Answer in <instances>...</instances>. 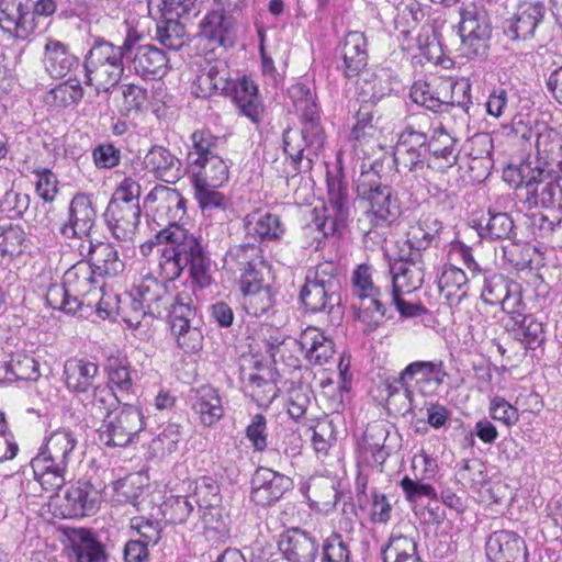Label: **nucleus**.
<instances>
[{
	"label": "nucleus",
	"instance_id": "42",
	"mask_svg": "<svg viewBox=\"0 0 562 562\" xmlns=\"http://www.w3.org/2000/svg\"><path fill=\"white\" fill-rule=\"evenodd\" d=\"M193 170L192 183L207 187H221L228 180V166L218 156H209L200 164L191 165Z\"/></svg>",
	"mask_w": 562,
	"mask_h": 562
},
{
	"label": "nucleus",
	"instance_id": "59",
	"mask_svg": "<svg viewBox=\"0 0 562 562\" xmlns=\"http://www.w3.org/2000/svg\"><path fill=\"white\" fill-rule=\"evenodd\" d=\"M194 196L203 214L212 215L214 211H225L228 205V199L220 192V187H207L204 184H193Z\"/></svg>",
	"mask_w": 562,
	"mask_h": 562
},
{
	"label": "nucleus",
	"instance_id": "64",
	"mask_svg": "<svg viewBox=\"0 0 562 562\" xmlns=\"http://www.w3.org/2000/svg\"><path fill=\"white\" fill-rule=\"evenodd\" d=\"M7 372L16 380L36 381L41 376L38 362L29 355L16 353L7 364Z\"/></svg>",
	"mask_w": 562,
	"mask_h": 562
},
{
	"label": "nucleus",
	"instance_id": "34",
	"mask_svg": "<svg viewBox=\"0 0 562 562\" xmlns=\"http://www.w3.org/2000/svg\"><path fill=\"white\" fill-rule=\"evenodd\" d=\"M442 223L434 214H423L407 231V244L411 251L426 250L434 243H438Z\"/></svg>",
	"mask_w": 562,
	"mask_h": 562
},
{
	"label": "nucleus",
	"instance_id": "61",
	"mask_svg": "<svg viewBox=\"0 0 562 562\" xmlns=\"http://www.w3.org/2000/svg\"><path fill=\"white\" fill-rule=\"evenodd\" d=\"M243 307L250 316H261L267 313L273 305V296L269 286L256 290H244Z\"/></svg>",
	"mask_w": 562,
	"mask_h": 562
},
{
	"label": "nucleus",
	"instance_id": "15",
	"mask_svg": "<svg viewBox=\"0 0 562 562\" xmlns=\"http://www.w3.org/2000/svg\"><path fill=\"white\" fill-rule=\"evenodd\" d=\"M392 277V291L412 293L422 288L425 280L423 255L411 251L406 258L395 259L389 263Z\"/></svg>",
	"mask_w": 562,
	"mask_h": 562
},
{
	"label": "nucleus",
	"instance_id": "5",
	"mask_svg": "<svg viewBox=\"0 0 562 562\" xmlns=\"http://www.w3.org/2000/svg\"><path fill=\"white\" fill-rule=\"evenodd\" d=\"M432 131L431 117L426 113L412 115L401 132L394 151L398 168L418 171L427 166L429 156V134Z\"/></svg>",
	"mask_w": 562,
	"mask_h": 562
},
{
	"label": "nucleus",
	"instance_id": "18",
	"mask_svg": "<svg viewBox=\"0 0 562 562\" xmlns=\"http://www.w3.org/2000/svg\"><path fill=\"white\" fill-rule=\"evenodd\" d=\"M486 555L492 562H527L525 540L516 532L497 530L486 541Z\"/></svg>",
	"mask_w": 562,
	"mask_h": 562
},
{
	"label": "nucleus",
	"instance_id": "8",
	"mask_svg": "<svg viewBox=\"0 0 562 562\" xmlns=\"http://www.w3.org/2000/svg\"><path fill=\"white\" fill-rule=\"evenodd\" d=\"M224 269L233 274L239 273L240 291L268 286L265 277L269 268L255 245H235L224 257Z\"/></svg>",
	"mask_w": 562,
	"mask_h": 562
},
{
	"label": "nucleus",
	"instance_id": "7",
	"mask_svg": "<svg viewBox=\"0 0 562 562\" xmlns=\"http://www.w3.org/2000/svg\"><path fill=\"white\" fill-rule=\"evenodd\" d=\"M352 295L359 300L357 318L364 325V331L375 330L385 318L386 308L381 301V291L374 284L372 267L362 263L357 266L351 276Z\"/></svg>",
	"mask_w": 562,
	"mask_h": 562
},
{
	"label": "nucleus",
	"instance_id": "58",
	"mask_svg": "<svg viewBox=\"0 0 562 562\" xmlns=\"http://www.w3.org/2000/svg\"><path fill=\"white\" fill-rule=\"evenodd\" d=\"M46 302L53 308H58L68 314H76L83 311L85 301L77 300L70 294L65 282L61 284H53L46 293Z\"/></svg>",
	"mask_w": 562,
	"mask_h": 562
},
{
	"label": "nucleus",
	"instance_id": "62",
	"mask_svg": "<svg viewBox=\"0 0 562 562\" xmlns=\"http://www.w3.org/2000/svg\"><path fill=\"white\" fill-rule=\"evenodd\" d=\"M483 277L484 284L481 292L482 300L490 305L498 304L510 291L508 281L503 274L488 270L483 272Z\"/></svg>",
	"mask_w": 562,
	"mask_h": 562
},
{
	"label": "nucleus",
	"instance_id": "37",
	"mask_svg": "<svg viewBox=\"0 0 562 562\" xmlns=\"http://www.w3.org/2000/svg\"><path fill=\"white\" fill-rule=\"evenodd\" d=\"M31 467L35 480L41 484L43 490L56 492L64 486L68 465L57 463L52 458L38 453L31 461Z\"/></svg>",
	"mask_w": 562,
	"mask_h": 562
},
{
	"label": "nucleus",
	"instance_id": "21",
	"mask_svg": "<svg viewBox=\"0 0 562 562\" xmlns=\"http://www.w3.org/2000/svg\"><path fill=\"white\" fill-rule=\"evenodd\" d=\"M99 364L80 357L67 359L63 367V381L66 389L76 396L90 391L99 376Z\"/></svg>",
	"mask_w": 562,
	"mask_h": 562
},
{
	"label": "nucleus",
	"instance_id": "47",
	"mask_svg": "<svg viewBox=\"0 0 562 562\" xmlns=\"http://www.w3.org/2000/svg\"><path fill=\"white\" fill-rule=\"evenodd\" d=\"M345 76L358 75L367 65V37H346L341 49Z\"/></svg>",
	"mask_w": 562,
	"mask_h": 562
},
{
	"label": "nucleus",
	"instance_id": "6",
	"mask_svg": "<svg viewBox=\"0 0 562 562\" xmlns=\"http://www.w3.org/2000/svg\"><path fill=\"white\" fill-rule=\"evenodd\" d=\"M170 334L177 346L186 353H195L203 347V334L191 295L182 292L171 303L169 314Z\"/></svg>",
	"mask_w": 562,
	"mask_h": 562
},
{
	"label": "nucleus",
	"instance_id": "24",
	"mask_svg": "<svg viewBox=\"0 0 562 562\" xmlns=\"http://www.w3.org/2000/svg\"><path fill=\"white\" fill-rule=\"evenodd\" d=\"M189 246L182 248L187 258L186 267L189 270L192 283L199 289H206L213 282V269L211 258L207 256L202 240L191 234Z\"/></svg>",
	"mask_w": 562,
	"mask_h": 562
},
{
	"label": "nucleus",
	"instance_id": "14",
	"mask_svg": "<svg viewBox=\"0 0 562 562\" xmlns=\"http://www.w3.org/2000/svg\"><path fill=\"white\" fill-rule=\"evenodd\" d=\"M452 94V77H440L434 83L415 82L411 88L412 100L436 113L453 108Z\"/></svg>",
	"mask_w": 562,
	"mask_h": 562
},
{
	"label": "nucleus",
	"instance_id": "49",
	"mask_svg": "<svg viewBox=\"0 0 562 562\" xmlns=\"http://www.w3.org/2000/svg\"><path fill=\"white\" fill-rule=\"evenodd\" d=\"M479 234L482 238L490 240L509 239L515 234L514 221L507 213L488 211L485 224L483 225V220L480 223Z\"/></svg>",
	"mask_w": 562,
	"mask_h": 562
},
{
	"label": "nucleus",
	"instance_id": "25",
	"mask_svg": "<svg viewBox=\"0 0 562 562\" xmlns=\"http://www.w3.org/2000/svg\"><path fill=\"white\" fill-rule=\"evenodd\" d=\"M191 407L202 425L211 427L224 416L223 398L220 391L211 385L192 390Z\"/></svg>",
	"mask_w": 562,
	"mask_h": 562
},
{
	"label": "nucleus",
	"instance_id": "63",
	"mask_svg": "<svg viewBox=\"0 0 562 562\" xmlns=\"http://www.w3.org/2000/svg\"><path fill=\"white\" fill-rule=\"evenodd\" d=\"M319 562H350V550L338 532L323 539Z\"/></svg>",
	"mask_w": 562,
	"mask_h": 562
},
{
	"label": "nucleus",
	"instance_id": "40",
	"mask_svg": "<svg viewBox=\"0 0 562 562\" xmlns=\"http://www.w3.org/2000/svg\"><path fill=\"white\" fill-rule=\"evenodd\" d=\"M78 446V436L70 428H58L46 438L45 449L41 452L57 463L68 465Z\"/></svg>",
	"mask_w": 562,
	"mask_h": 562
},
{
	"label": "nucleus",
	"instance_id": "53",
	"mask_svg": "<svg viewBox=\"0 0 562 562\" xmlns=\"http://www.w3.org/2000/svg\"><path fill=\"white\" fill-rule=\"evenodd\" d=\"M459 31L462 35H486L491 32L487 13L471 4L460 12Z\"/></svg>",
	"mask_w": 562,
	"mask_h": 562
},
{
	"label": "nucleus",
	"instance_id": "41",
	"mask_svg": "<svg viewBox=\"0 0 562 562\" xmlns=\"http://www.w3.org/2000/svg\"><path fill=\"white\" fill-rule=\"evenodd\" d=\"M383 562H423L413 537L393 531L381 548Z\"/></svg>",
	"mask_w": 562,
	"mask_h": 562
},
{
	"label": "nucleus",
	"instance_id": "27",
	"mask_svg": "<svg viewBox=\"0 0 562 562\" xmlns=\"http://www.w3.org/2000/svg\"><path fill=\"white\" fill-rule=\"evenodd\" d=\"M228 70L223 60L207 63L191 85V94L195 98H210L218 91L228 89Z\"/></svg>",
	"mask_w": 562,
	"mask_h": 562
},
{
	"label": "nucleus",
	"instance_id": "51",
	"mask_svg": "<svg viewBox=\"0 0 562 562\" xmlns=\"http://www.w3.org/2000/svg\"><path fill=\"white\" fill-rule=\"evenodd\" d=\"M122 71V65L103 63L94 69L88 68L86 83L94 86L97 93L102 92V90L108 92L120 81Z\"/></svg>",
	"mask_w": 562,
	"mask_h": 562
},
{
	"label": "nucleus",
	"instance_id": "4",
	"mask_svg": "<svg viewBox=\"0 0 562 562\" xmlns=\"http://www.w3.org/2000/svg\"><path fill=\"white\" fill-rule=\"evenodd\" d=\"M357 198L372 226H387L401 215V202L394 190L382 184L371 172H362L357 181Z\"/></svg>",
	"mask_w": 562,
	"mask_h": 562
},
{
	"label": "nucleus",
	"instance_id": "46",
	"mask_svg": "<svg viewBox=\"0 0 562 562\" xmlns=\"http://www.w3.org/2000/svg\"><path fill=\"white\" fill-rule=\"evenodd\" d=\"M167 65V57L161 48L154 45H140L134 55V66L143 76H161Z\"/></svg>",
	"mask_w": 562,
	"mask_h": 562
},
{
	"label": "nucleus",
	"instance_id": "19",
	"mask_svg": "<svg viewBox=\"0 0 562 562\" xmlns=\"http://www.w3.org/2000/svg\"><path fill=\"white\" fill-rule=\"evenodd\" d=\"M94 269L89 261L80 260L70 267L64 274L65 286L77 300L85 301V307L92 308L94 300L101 293V286L94 277Z\"/></svg>",
	"mask_w": 562,
	"mask_h": 562
},
{
	"label": "nucleus",
	"instance_id": "12",
	"mask_svg": "<svg viewBox=\"0 0 562 562\" xmlns=\"http://www.w3.org/2000/svg\"><path fill=\"white\" fill-rule=\"evenodd\" d=\"M293 486L292 480L266 467H259L251 479V501L259 506L278 502Z\"/></svg>",
	"mask_w": 562,
	"mask_h": 562
},
{
	"label": "nucleus",
	"instance_id": "38",
	"mask_svg": "<svg viewBox=\"0 0 562 562\" xmlns=\"http://www.w3.org/2000/svg\"><path fill=\"white\" fill-rule=\"evenodd\" d=\"M468 283L464 271L452 265L443 266L438 277L440 295L450 306L458 305L467 296Z\"/></svg>",
	"mask_w": 562,
	"mask_h": 562
},
{
	"label": "nucleus",
	"instance_id": "11",
	"mask_svg": "<svg viewBox=\"0 0 562 562\" xmlns=\"http://www.w3.org/2000/svg\"><path fill=\"white\" fill-rule=\"evenodd\" d=\"M145 204L154 212L155 221L159 225L180 226L186 215V199L177 189L156 186L145 198Z\"/></svg>",
	"mask_w": 562,
	"mask_h": 562
},
{
	"label": "nucleus",
	"instance_id": "45",
	"mask_svg": "<svg viewBox=\"0 0 562 562\" xmlns=\"http://www.w3.org/2000/svg\"><path fill=\"white\" fill-rule=\"evenodd\" d=\"M46 67L55 77H65L78 65V58L68 52V47L59 41H49L45 45Z\"/></svg>",
	"mask_w": 562,
	"mask_h": 562
},
{
	"label": "nucleus",
	"instance_id": "2",
	"mask_svg": "<svg viewBox=\"0 0 562 562\" xmlns=\"http://www.w3.org/2000/svg\"><path fill=\"white\" fill-rule=\"evenodd\" d=\"M340 288L337 266L325 261L308 270L300 300L308 312L321 314L329 326H338L345 313Z\"/></svg>",
	"mask_w": 562,
	"mask_h": 562
},
{
	"label": "nucleus",
	"instance_id": "10",
	"mask_svg": "<svg viewBox=\"0 0 562 562\" xmlns=\"http://www.w3.org/2000/svg\"><path fill=\"white\" fill-rule=\"evenodd\" d=\"M190 237L191 234L182 226L162 228L157 233L158 244H166L162 248H158V252H160L158 261L159 274L166 281L178 279L186 268L187 258L182 254V248L190 245Z\"/></svg>",
	"mask_w": 562,
	"mask_h": 562
},
{
	"label": "nucleus",
	"instance_id": "55",
	"mask_svg": "<svg viewBox=\"0 0 562 562\" xmlns=\"http://www.w3.org/2000/svg\"><path fill=\"white\" fill-rule=\"evenodd\" d=\"M139 38L140 37H125L121 45H114L108 41L99 43L98 46L91 50L92 60L95 58L101 60L104 57V63L122 65V59L130 57L133 46Z\"/></svg>",
	"mask_w": 562,
	"mask_h": 562
},
{
	"label": "nucleus",
	"instance_id": "60",
	"mask_svg": "<svg viewBox=\"0 0 562 562\" xmlns=\"http://www.w3.org/2000/svg\"><path fill=\"white\" fill-rule=\"evenodd\" d=\"M269 353L273 358L274 362L278 361L277 357L280 361H282L289 368L297 369L301 367V360L297 352H303V348L301 346V338H285L281 341L269 342Z\"/></svg>",
	"mask_w": 562,
	"mask_h": 562
},
{
	"label": "nucleus",
	"instance_id": "17",
	"mask_svg": "<svg viewBox=\"0 0 562 562\" xmlns=\"http://www.w3.org/2000/svg\"><path fill=\"white\" fill-rule=\"evenodd\" d=\"M95 216L90 198L78 193L70 201L68 221L59 227V234L66 239L87 237L94 226Z\"/></svg>",
	"mask_w": 562,
	"mask_h": 562
},
{
	"label": "nucleus",
	"instance_id": "39",
	"mask_svg": "<svg viewBox=\"0 0 562 562\" xmlns=\"http://www.w3.org/2000/svg\"><path fill=\"white\" fill-rule=\"evenodd\" d=\"M233 100L240 114L248 117L255 124L261 121L263 105L258 94V87L251 79L243 77L235 85Z\"/></svg>",
	"mask_w": 562,
	"mask_h": 562
},
{
	"label": "nucleus",
	"instance_id": "13",
	"mask_svg": "<svg viewBox=\"0 0 562 562\" xmlns=\"http://www.w3.org/2000/svg\"><path fill=\"white\" fill-rule=\"evenodd\" d=\"M101 492L90 481L78 480L64 496L61 515L64 518H79L93 515L101 504Z\"/></svg>",
	"mask_w": 562,
	"mask_h": 562
},
{
	"label": "nucleus",
	"instance_id": "44",
	"mask_svg": "<svg viewBox=\"0 0 562 562\" xmlns=\"http://www.w3.org/2000/svg\"><path fill=\"white\" fill-rule=\"evenodd\" d=\"M246 231L249 236L259 241L278 240L284 234L280 217L272 213H265L257 217L248 215Z\"/></svg>",
	"mask_w": 562,
	"mask_h": 562
},
{
	"label": "nucleus",
	"instance_id": "30",
	"mask_svg": "<svg viewBox=\"0 0 562 562\" xmlns=\"http://www.w3.org/2000/svg\"><path fill=\"white\" fill-rule=\"evenodd\" d=\"M88 256L95 272L105 277H116L125 269V262L111 243L89 240Z\"/></svg>",
	"mask_w": 562,
	"mask_h": 562
},
{
	"label": "nucleus",
	"instance_id": "56",
	"mask_svg": "<svg viewBox=\"0 0 562 562\" xmlns=\"http://www.w3.org/2000/svg\"><path fill=\"white\" fill-rule=\"evenodd\" d=\"M82 95V88L78 83L67 81L49 90L44 101L50 108L64 109L79 102Z\"/></svg>",
	"mask_w": 562,
	"mask_h": 562
},
{
	"label": "nucleus",
	"instance_id": "31",
	"mask_svg": "<svg viewBox=\"0 0 562 562\" xmlns=\"http://www.w3.org/2000/svg\"><path fill=\"white\" fill-rule=\"evenodd\" d=\"M544 5L540 2H524L516 13L504 22V31L514 35H532L541 27Z\"/></svg>",
	"mask_w": 562,
	"mask_h": 562
},
{
	"label": "nucleus",
	"instance_id": "36",
	"mask_svg": "<svg viewBox=\"0 0 562 562\" xmlns=\"http://www.w3.org/2000/svg\"><path fill=\"white\" fill-rule=\"evenodd\" d=\"M75 562H105L106 553L103 544L93 533L83 528L72 529L68 535Z\"/></svg>",
	"mask_w": 562,
	"mask_h": 562
},
{
	"label": "nucleus",
	"instance_id": "1",
	"mask_svg": "<svg viewBox=\"0 0 562 562\" xmlns=\"http://www.w3.org/2000/svg\"><path fill=\"white\" fill-rule=\"evenodd\" d=\"M288 93L301 116L303 127L301 130L289 127L283 133V151L291 166V170L284 171L286 179L299 172L310 171L325 143L318 109L311 88L297 82L289 88Z\"/></svg>",
	"mask_w": 562,
	"mask_h": 562
},
{
	"label": "nucleus",
	"instance_id": "54",
	"mask_svg": "<svg viewBox=\"0 0 562 562\" xmlns=\"http://www.w3.org/2000/svg\"><path fill=\"white\" fill-rule=\"evenodd\" d=\"M514 328V337L526 349L535 350L544 341V333L542 323L538 322L533 316H524Z\"/></svg>",
	"mask_w": 562,
	"mask_h": 562
},
{
	"label": "nucleus",
	"instance_id": "32",
	"mask_svg": "<svg viewBox=\"0 0 562 562\" xmlns=\"http://www.w3.org/2000/svg\"><path fill=\"white\" fill-rule=\"evenodd\" d=\"M146 168L160 180L175 183L181 178V161L162 146H154L145 156Z\"/></svg>",
	"mask_w": 562,
	"mask_h": 562
},
{
	"label": "nucleus",
	"instance_id": "50",
	"mask_svg": "<svg viewBox=\"0 0 562 562\" xmlns=\"http://www.w3.org/2000/svg\"><path fill=\"white\" fill-rule=\"evenodd\" d=\"M192 146L188 154L190 166L193 164H200L205 160L209 156H216L218 137L215 136L210 130L201 128L196 130L191 134Z\"/></svg>",
	"mask_w": 562,
	"mask_h": 562
},
{
	"label": "nucleus",
	"instance_id": "9",
	"mask_svg": "<svg viewBox=\"0 0 562 562\" xmlns=\"http://www.w3.org/2000/svg\"><path fill=\"white\" fill-rule=\"evenodd\" d=\"M144 428L142 412L132 405H123L103 419L99 428L100 441L109 447H126Z\"/></svg>",
	"mask_w": 562,
	"mask_h": 562
},
{
	"label": "nucleus",
	"instance_id": "28",
	"mask_svg": "<svg viewBox=\"0 0 562 562\" xmlns=\"http://www.w3.org/2000/svg\"><path fill=\"white\" fill-rule=\"evenodd\" d=\"M443 362L441 360L424 361L417 360L407 364L400 372V383L407 385V382L412 384L415 381L419 387L434 384L436 387L440 386L446 376Z\"/></svg>",
	"mask_w": 562,
	"mask_h": 562
},
{
	"label": "nucleus",
	"instance_id": "22",
	"mask_svg": "<svg viewBox=\"0 0 562 562\" xmlns=\"http://www.w3.org/2000/svg\"><path fill=\"white\" fill-rule=\"evenodd\" d=\"M130 297H136L140 301L137 303L147 306V312L150 317L160 316L164 312L169 310L171 297L167 293L164 283L158 281L153 276H146L134 285L130 293Z\"/></svg>",
	"mask_w": 562,
	"mask_h": 562
},
{
	"label": "nucleus",
	"instance_id": "20",
	"mask_svg": "<svg viewBox=\"0 0 562 562\" xmlns=\"http://www.w3.org/2000/svg\"><path fill=\"white\" fill-rule=\"evenodd\" d=\"M279 549L288 562H315L319 542L311 532L291 528L281 536Z\"/></svg>",
	"mask_w": 562,
	"mask_h": 562
},
{
	"label": "nucleus",
	"instance_id": "23",
	"mask_svg": "<svg viewBox=\"0 0 562 562\" xmlns=\"http://www.w3.org/2000/svg\"><path fill=\"white\" fill-rule=\"evenodd\" d=\"M458 157L457 140L442 126L432 127L427 167L446 171L457 164Z\"/></svg>",
	"mask_w": 562,
	"mask_h": 562
},
{
	"label": "nucleus",
	"instance_id": "48",
	"mask_svg": "<svg viewBox=\"0 0 562 562\" xmlns=\"http://www.w3.org/2000/svg\"><path fill=\"white\" fill-rule=\"evenodd\" d=\"M385 439L386 431L383 428H372L366 431L361 454L370 465L381 467L385 462L387 458V452L384 448Z\"/></svg>",
	"mask_w": 562,
	"mask_h": 562
},
{
	"label": "nucleus",
	"instance_id": "29",
	"mask_svg": "<svg viewBox=\"0 0 562 562\" xmlns=\"http://www.w3.org/2000/svg\"><path fill=\"white\" fill-rule=\"evenodd\" d=\"M196 0H162L161 21L157 24V35H183L186 19L195 11Z\"/></svg>",
	"mask_w": 562,
	"mask_h": 562
},
{
	"label": "nucleus",
	"instance_id": "26",
	"mask_svg": "<svg viewBox=\"0 0 562 562\" xmlns=\"http://www.w3.org/2000/svg\"><path fill=\"white\" fill-rule=\"evenodd\" d=\"M140 213V207H122L108 204L104 218L115 239L120 241H132L136 235Z\"/></svg>",
	"mask_w": 562,
	"mask_h": 562
},
{
	"label": "nucleus",
	"instance_id": "3",
	"mask_svg": "<svg viewBox=\"0 0 562 562\" xmlns=\"http://www.w3.org/2000/svg\"><path fill=\"white\" fill-rule=\"evenodd\" d=\"M504 178L516 188L525 189L526 201L531 207L562 209V179L554 177L539 165L521 164L518 168H508Z\"/></svg>",
	"mask_w": 562,
	"mask_h": 562
},
{
	"label": "nucleus",
	"instance_id": "33",
	"mask_svg": "<svg viewBox=\"0 0 562 562\" xmlns=\"http://www.w3.org/2000/svg\"><path fill=\"white\" fill-rule=\"evenodd\" d=\"M301 346L305 359L314 366L327 363L335 353V345L331 338L316 327H307L302 331Z\"/></svg>",
	"mask_w": 562,
	"mask_h": 562
},
{
	"label": "nucleus",
	"instance_id": "35",
	"mask_svg": "<svg viewBox=\"0 0 562 562\" xmlns=\"http://www.w3.org/2000/svg\"><path fill=\"white\" fill-rule=\"evenodd\" d=\"M80 401L86 413L95 419L106 418L120 403L113 389L104 383L95 384L90 391L81 394Z\"/></svg>",
	"mask_w": 562,
	"mask_h": 562
},
{
	"label": "nucleus",
	"instance_id": "16",
	"mask_svg": "<svg viewBox=\"0 0 562 562\" xmlns=\"http://www.w3.org/2000/svg\"><path fill=\"white\" fill-rule=\"evenodd\" d=\"M328 203L334 215L315 218V227L326 237L333 234L338 224H342L349 216L350 199L346 182L339 177L327 178Z\"/></svg>",
	"mask_w": 562,
	"mask_h": 562
},
{
	"label": "nucleus",
	"instance_id": "57",
	"mask_svg": "<svg viewBox=\"0 0 562 562\" xmlns=\"http://www.w3.org/2000/svg\"><path fill=\"white\" fill-rule=\"evenodd\" d=\"M251 398L260 408H268L278 396L279 389L271 379L251 374L247 384Z\"/></svg>",
	"mask_w": 562,
	"mask_h": 562
},
{
	"label": "nucleus",
	"instance_id": "43",
	"mask_svg": "<svg viewBox=\"0 0 562 562\" xmlns=\"http://www.w3.org/2000/svg\"><path fill=\"white\" fill-rule=\"evenodd\" d=\"M538 164L562 172V135L554 130L538 134L536 142Z\"/></svg>",
	"mask_w": 562,
	"mask_h": 562
},
{
	"label": "nucleus",
	"instance_id": "52",
	"mask_svg": "<svg viewBox=\"0 0 562 562\" xmlns=\"http://www.w3.org/2000/svg\"><path fill=\"white\" fill-rule=\"evenodd\" d=\"M259 48L265 74L274 72V59L286 63L289 44L281 37H260Z\"/></svg>",
	"mask_w": 562,
	"mask_h": 562
}]
</instances>
